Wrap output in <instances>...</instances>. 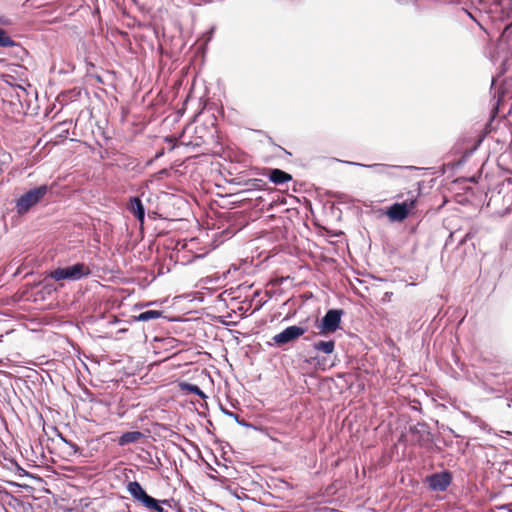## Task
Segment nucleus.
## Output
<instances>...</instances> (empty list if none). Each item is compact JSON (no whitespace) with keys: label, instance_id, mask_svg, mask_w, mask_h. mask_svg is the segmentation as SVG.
I'll return each mask as SVG.
<instances>
[{"label":"nucleus","instance_id":"nucleus-4","mask_svg":"<svg viewBox=\"0 0 512 512\" xmlns=\"http://www.w3.org/2000/svg\"><path fill=\"white\" fill-rule=\"evenodd\" d=\"M128 493L137 501L141 502L149 509H153L157 512H167L158 503V501L149 496L142 486L137 481H132L127 484Z\"/></svg>","mask_w":512,"mask_h":512},{"label":"nucleus","instance_id":"nucleus-14","mask_svg":"<svg viewBox=\"0 0 512 512\" xmlns=\"http://www.w3.org/2000/svg\"><path fill=\"white\" fill-rule=\"evenodd\" d=\"M144 437V434L140 431L125 432L118 439V444L120 446H125L131 443H136Z\"/></svg>","mask_w":512,"mask_h":512},{"label":"nucleus","instance_id":"nucleus-11","mask_svg":"<svg viewBox=\"0 0 512 512\" xmlns=\"http://www.w3.org/2000/svg\"><path fill=\"white\" fill-rule=\"evenodd\" d=\"M498 194L503 195L504 204H512V173H507L498 184Z\"/></svg>","mask_w":512,"mask_h":512},{"label":"nucleus","instance_id":"nucleus-7","mask_svg":"<svg viewBox=\"0 0 512 512\" xmlns=\"http://www.w3.org/2000/svg\"><path fill=\"white\" fill-rule=\"evenodd\" d=\"M306 332V328L301 326H289L280 333L273 336V342L277 346H282L297 340Z\"/></svg>","mask_w":512,"mask_h":512},{"label":"nucleus","instance_id":"nucleus-17","mask_svg":"<svg viewBox=\"0 0 512 512\" xmlns=\"http://www.w3.org/2000/svg\"><path fill=\"white\" fill-rule=\"evenodd\" d=\"M182 389L187 391V392H189V393H193L195 395H198L202 399L206 398V394L195 384L184 383L182 385Z\"/></svg>","mask_w":512,"mask_h":512},{"label":"nucleus","instance_id":"nucleus-10","mask_svg":"<svg viewBox=\"0 0 512 512\" xmlns=\"http://www.w3.org/2000/svg\"><path fill=\"white\" fill-rule=\"evenodd\" d=\"M350 164L372 169L376 174L383 175V176L390 177V178L396 176L395 170L403 168L402 166H394V165H388V164L365 165V164L356 163V162H351Z\"/></svg>","mask_w":512,"mask_h":512},{"label":"nucleus","instance_id":"nucleus-8","mask_svg":"<svg viewBox=\"0 0 512 512\" xmlns=\"http://www.w3.org/2000/svg\"><path fill=\"white\" fill-rule=\"evenodd\" d=\"M412 439L421 447H430L433 443V437L428 427L424 423H417L410 427Z\"/></svg>","mask_w":512,"mask_h":512},{"label":"nucleus","instance_id":"nucleus-6","mask_svg":"<svg viewBox=\"0 0 512 512\" xmlns=\"http://www.w3.org/2000/svg\"><path fill=\"white\" fill-rule=\"evenodd\" d=\"M415 203L416 201L413 199L406 200L401 203H394L388 208L386 214L391 221H403L407 218L410 211L415 207Z\"/></svg>","mask_w":512,"mask_h":512},{"label":"nucleus","instance_id":"nucleus-2","mask_svg":"<svg viewBox=\"0 0 512 512\" xmlns=\"http://www.w3.org/2000/svg\"><path fill=\"white\" fill-rule=\"evenodd\" d=\"M48 192L47 185L32 188L16 200V211L19 215L27 213L33 206L41 201Z\"/></svg>","mask_w":512,"mask_h":512},{"label":"nucleus","instance_id":"nucleus-15","mask_svg":"<svg viewBox=\"0 0 512 512\" xmlns=\"http://www.w3.org/2000/svg\"><path fill=\"white\" fill-rule=\"evenodd\" d=\"M313 348L316 351L325 353V354H331L333 353L335 349V342L333 340L329 341H318L313 344Z\"/></svg>","mask_w":512,"mask_h":512},{"label":"nucleus","instance_id":"nucleus-3","mask_svg":"<svg viewBox=\"0 0 512 512\" xmlns=\"http://www.w3.org/2000/svg\"><path fill=\"white\" fill-rule=\"evenodd\" d=\"M497 57L501 59L503 72L510 67L512 61V25H506L496 47Z\"/></svg>","mask_w":512,"mask_h":512},{"label":"nucleus","instance_id":"nucleus-20","mask_svg":"<svg viewBox=\"0 0 512 512\" xmlns=\"http://www.w3.org/2000/svg\"><path fill=\"white\" fill-rule=\"evenodd\" d=\"M226 414L229 415L230 417L234 418L237 421V423H239L240 425L246 426V423L238 420V416L235 413L226 412Z\"/></svg>","mask_w":512,"mask_h":512},{"label":"nucleus","instance_id":"nucleus-5","mask_svg":"<svg viewBox=\"0 0 512 512\" xmlns=\"http://www.w3.org/2000/svg\"><path fill=\"white\" fill-rule=\"evenodd\" d=\"M343 311L340 309H330L321 319L318 328L321 334L334 333L339 329Z\"/></svg>","mask_w":512,"mask_h":512},{"label":"nucleus","instance_id":"nucleus-16","mask_svg":"<svg viewBox=\"0 0 512 512\" xmlns=\"http://www.w3.org/2000/svg\"><path fill=\"white\" fill-rule=\"evenodd\" d=\"M161 315H162L161 311L147 310V311H144V312L140 313L137 316H134V320L135 321H140V322H147V321H150V320L158 319V318L161 317Z\"/></svg>","mask_w":512,"mask_h":512},{"label":"nucleus","instance_id":"nucleus-18","mask_svg":"<svg viewBox=\"0 0 512 512\" xmlns=\"http://www.w3.org/2000/svg\"><path fill=\"white\" fill-rule=\"evenodd\" d=\"M15 42L7 35V33L0 29V47H12Z\"/></svg>","mask_w":512,"mask_h":512},{"label":"nucleus","instance_id":"nucleus-13","mask_svg":"<svg viewBox=\"0 0 512 512\" xmlns=\"http://www.w3.org/2000/svg\"><path fill=\"white\" fill-rule=\"evenodd\" d=\"M268 178L274 184H284L292 179V176L280 169H270Z\"/></svg>","mask_w":512,"mask_h":512},{"label":"nucleus","instance_id":"nucleus-9","mask_svg":"<svg viewBox=\"0 0 512 512\" xmlns=\"http://www.w3.org/2000/svg\"><path fill=\"white\" fill-rule=\"evenodd\" d=\"M427 483L433 491H445L451 484L452 476L449 472L434 473L427 477Z\"/></svg>","mask_w":512,"mask_h":512},{"label":"nucleus","instance_id":"nucleus-1","mask_svg":"<svg viewBox=\"0 0 512 512\" xmlns=\"http://www.w3.org/2000/svg\"><path fill=\"white\" fill-rule=\"evenodd\" d=\"M91 274V269L85 263H75L71 266L59 267L51 271L49 276L55 281H78Z\"/></svg>","mask_w":512,"mask_h":512},{"label":"nucleus","instance_id":"nucleus-19","mask_svg":"<svg viewBox=\"0 0 512 512\" xmlns=\"http://www.w3.org/2000/svg\"><path fill=\"white\" fill-rule=\"evenodd\" d=\"M64 442H65L67 445H69V447H70L71 449H73V451H74L75 453H76V452H78V450H79V449H78V446H77L75 443H73V442H71V441H67V440H65V439H64Z\"/></svg>","mask_w":512,"mask_h":512},{"label":"nucleus","instance_id":"nucleus-21","mask_svg":"<svg viewBox=\"0 0 512 512\" xmlns=\"http://www.w3.org/2000/svg\"><path fill=\"white\" fill-rule=\"evenodd\" d=\"M0 24L1 25H9L10 21L7 18H5V17L0 16Z\"/></svg>","mask_w":512,"mask_h":512},{"label":"nucleus","instance_id":"nucleus-12","mask_svg":"<svg viewBox=\"0 0 512 512\" xmlns=\"http://www.w3.org/2000/svg\"><path fill=\"white\" fill-rule=\"evenodd\" d=\"M129 210L141 223H143L145 218V209L142 201L138 197L131 198Z\"/></svg>","mask_w":512,"mask_h":512}]
</instances>
